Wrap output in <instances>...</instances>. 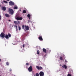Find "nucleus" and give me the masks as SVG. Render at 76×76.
<instances>
[{"mask_svg": "<svg viewBox=\"0 0 76 76\" xmlns=\"http://www.w3.org/2000/svg\"><path fill=\"white\" fill-rule=\"evenodd\" d=\"M23 18L22 17H17L16 18V19H22Z\"/></svg>", "mask_w": 76, "mask_h": 76, "instance_id": "obj_11", "label": "nucleus"}, {"mask_svg": "<svg viewBox=\"0 0 76 76\" xmlns=\"http://www.w3.org/2000/svg\"><path fill=\"white\" fill-rule=\"evenodd\" d=\"M3 2H4V3H8L7 1H4Z\"/></svg>", "mask_w": 76, "mask_h": 76, "instance_id": "obj_26", "label": "nucleus"}, {"mask_svg": "<svg viewBox=\"0 0 76 76\" xmlns=\"http://www.w3.org/2000/svg\"><path fill=\"white\" fill-rule=\"evenodd\" d=\"M26 65H27L28 66H29V64L28 63H26Z\"/></svg>", "mask_w": 76, "mask_h": 76, "instance_id": "obj_24", "label": "nucleus"}, {"mask_svg": "<svg viewBox=\"0 0 76 76\" xmlns=\"http://www.w3.org/2000/svg\"><path fill=\"white\" fill-rule=\"evenodd\" d=\"M2 10L3 11H5L6 10V8L5 7H3L2 8Z\"/></svg>", "mask_w": 76, "mask_h": 76, "instance_id": "obj_10", "label": "nucleus"}, {"mask_svg": "<svg viewBox=\"0 0 76 76\" xmlns=\"http://www.w3.org/2000/svg\"><path fill=\"white\" fill-rule=\"evenodd\" d=\"M36 68H37V69L38 70L42 69H43L42 68V67H41V66L39 67L38 66H37Z\"/></svg>", "mask_w": 76, "mask_h": 76, "instance_id": "obj_6", "label": "nucleus"}, {"mask_svg": "<svg viewBox=\"0 0 76 76\" xmlns=\"http://www.w3.org/2000/svg\"><path fill=\"white\" fill-rule=\"evenodd\" d=\"M1 6V5L0 4V7Z\"/></svg>", "mask_w": 76, "mask_h": 76, "instance_id": "obj_44", "label": "nucleus"}, {"mask_svg": "<svg viewBox=\"0 0 76 76\" xmlns=\"http://www.w3.org/2000/svg\"><path fill=\"white\" fill-rule=\"evenodd\" d=\"M28 70L29 72H31L32 71V68L31 66H30L28 68Z\"/></svg>", "mask_w": 76, "mask_h": 76, "instance_id": "obj_4", "label": "nucleus"}, {"mask_svg": "<svg viewBox=\"0 0 76 76\" xmlns=\"http://www.w3.org/2000/svg\"><path fill=\"white\" fill-rule=\"evenodd\" d=\"M18 29H17V28H16V31H18Z\"/></svg>", "mask_w": 76, "mask_h": 76, "instance_id": "obj_36", "label": "nucleus"}, {"mask_svg": "<svg viewBox=\"0 0 76 76\" xmlns=\"http://www.w3.org/2000/svg\"><path fill=\"white\" fill-rule=\"evenodd\" d=\"M9 4L10 6H13L14 4V3L12 1H10L9 2Z\"/></svg>", "mask_w": 76, "mask_h": 76, "instance_id": "obj_5", "label": "nucleus"}, {"mask_svg": "<svg viewBox=\"0 0 76 76\" xmlns=\"http://www.w3.org/2000/svg\"><path fill=\"white\" fill-rule=\"evenodd\" d=\"M62 67L63 68H64L65 69H66L67 68V66L65 65H64L62 66Z\"/></svg>", "mask_w": 76, "mask_h": 76, "instance_id": "obj_12", "label": "nucleus"}, {"mask_svg": "<svg viewBox=\"0 0 76 76\" xmlns=\"http://www.w3.org/2000/svg\"><path fill=\"white\" fill-rule=\"evenodd\" d=\"M21 51L22 52V50H21Z\"/></svg>", "mask_w": 76, "mask_h": 76, "instance_id": "obj_45", "label": "nucleus"}, {"mask_svg": "<svg viewBox=\"0 0 76 76\" xmlns=\"http://www.w3.org/2000/svg\"><path fill=\"white\" fill-rule=\"evenodd\" d=\"M22 27L23 29H24L25 31L26 32V31H28V30H29V27L28 26L23 25L22 26Z\"/></svg>", "mask_w": 76, "mask_h": 76, "instance_id": "obj_1", "label": "nucleus"}, {"mask_svg": "<svg viewBox=\"0 0 76 76\" xmlns=\"http://www.w3.org/2000/svg\"><path fill=\"white\" fill-rule=\"evenodd\" d=\"M1 15H0V19H1Z\"/></svg>", "mask_w": 76, "mask_h": 76, "instance_id": "obj_34", "label": "nucleus"}, {"mask_svg": "<svg viewBox=\"0 0 76 76\" xmlns=\"http://www.w3.org/2000/svg\"><path fill=\"white\" fill-rule=\"evenodd\" d=\"M65 63H66L67 62V60H66H66H65Z\"/></svg>", "mask_w": 76, "mask_h": 76, "instance_id": "obj_27", "label": "nucleus"}, {"mask_svg": "<svg viewBox=\"0 0 76 76\" xmlns=\"http://www.w3.org/2000/svg\"><path fill=\"white\" fill-rule=\"evenodd\" d=\"M60 65L61 66V64H60Z\"/></svg>", "mask_w": 76, "mask_h": 76, "instance_id": "obj_46", "label": "nucleus"}, {"mask_svg": "<svg viewBox=\"0 0 76 76\" xmlns=\"http://www.w3.org/2000/svg\"><path fill=\"white\" fill-rule=\"evenodd\" d=\"M18 28H19V31H20V29H21L20 27L19 26V27H18Z\"/></svg>", "mask_w": 76, "mask_h": 76, "instance_id": "obj_28", "label": "nucleus"}, {"mask_svg": "<svg viewBox=\"0 0 76 76\" xmlns=\"http://www.w3.org/2000/svg\"><path fill=\"white\" fill-rule=\"evenodd\" d=\"M34 76H36V75H34Z\"/></svg>", "mask_w": 76, "mask_h": 76, "instance_id": "obj_48", "label": "nucleus"}, {"mask_svg": "<svg viewBox=\"0 0 76 76\" xmlns=\"http://www.w3.org/2000/svg\"><path fill=\"white\" fill-rule=\"evenodd\" d=\"M18 23H20V22H19V21H18Z\"/></svg>", "mask_w": 76, "mask_h": 76, "instance_id": "obj_40", "label": "nucleus"}, {"mask_svg": "<svg viewBox=\"0 0 76 76\" xmlns=\"http://www.w3.org/2000/svg\"><path fill=\"white\" fill-rule=\"evenodd\" d=\"M1 61V59L0 58V62Z\"/></svg>", "mask_w": 76, "mask_h": 76, "instance_id": "obj_41", "label": "nucleus"}, {"mask_svg": "<svg viewBox=\"0 0 76 76\" xmlns=\"http://www.w3.org/2000/svg\"><path fill=\"white\" fill-rule=\"evenodd\" d=\"M18 8L17 7H14V9H17Z\"/></svg>", "mask_w": 76, "mask_h": 76, "instance_id": "obj_20", "label": "nucleus"}, {"mask_svg": "<svg viewBox=\"0 0 76 76\" xmlns=\"http://www.w3.org/2000/svg\"><path fill=\"white\" fill-rule=\"evenodd\" d=\"M5 16L7 18H9L10 17V15L7 14H5Z\"/></svg>", "mask_w": 76, "mask_h": 76, "instance_id": "obj_15", "label": "nucleus"}, {"mask_svg": "<svg viewBox=\"0 0 76 76\" xmlns=\"http://www.w3.org/2000/svg\"><path fill=\"white\" fill-rule=\"evenodd\" d=\"M17 20H22V19H18Z\"/></svg>", "mask_w": 76, "mask_h": 76, "instance_id": "obj_37", "label": "nucleus"}, {"mask_svg": "<svg viewBox=\"0 0 76 76\" xmlns=\"http://www.w3.org/2000/svg\"><path fill=\"white\" fill-rule=\"evenodd\" d=\"M9 22H10L11 21V20H9Z\"/></svg>", "mask_w": 76, "mask_h": 76, "instance_id": "obj_38", "label": "nucleus"}, {"mask_svg": "<svg viewBox=\"0 0 76 76\" xmlns=\"http://www.w3.org/2000/svg\"><path fill=\"white\" fill-rule=\"evenodd\" d=\"M68 76H72L70 74H68L67 75Z\"/></svg>", "mask_w": 76, "mask_h": 76, "instance_id": "obj_29", "label": "nucleus"}, {"mask_svg": "<svg viewBox=\"0 0 76 76\" xmlns=\"http://www.w3.org/2000/svg\"><path fill=\"white\" fill-rule=\"evenodd\" d=\"M28 23H32V21L30 19L28 20Z\"/></svg>", "mask_w": 76, "mask_h": 76, "instance_id": "obj_16", "label": "nucleus"}, {"mask_svg": "<svg viewBox=\"0 0 76 76\" xmlns=\"http://www.w3.org/2000/svg\"><path fill=\"white\" fill-rule=\"evenodd\" d=\"M27 16L28 17V18H29V19H30V16H31V15L30 14H28V15H27Z\"/></svg>", "mask_w": 76, "mask_h": 76, "instance_id": "obj_18", "label": "nucleus"}, {"mask_svg": "<svg viewBox=\"0 0 76 76\" xmlns=\"http://www.w3.org/2000/svg\"><path fill=\"white\" fill-rule=\"evenodd\" d=\"M13 45H17V44H16V43L14 44H13Z\"/></svg>", "mask_w": 76, "mask_h": 76, "instance_id": "obj_31", "label": "nucleus"}, {"mask_svg": "<svg viewBox=\"0 0 76 76\" xmlns=\"http://www.w3.org/2000/svg\"><path fill=\"white\" fill-rule=\"evenodd\" d=\"M15 27L16 28H17V26H15Z\"/></svg>", "mask_w": 76, "mask_h": 76, "instance_id": "obj_35", "label": "nucleus"}, {"mask_svg": "<svg viewBox=\"0 0 76 76\" xmlns=\"http://www.w3.org/2000/svg\"><path fill=\"white\" fill-rule=\"evenodd\" d=\"M8 12L11 15H13L14 13V11L12 9L9 8V9Z\"/></svg>", "mask_w": 76, "mask_h": 76, "instance_id": "obj_2", "label": "nucleus"}, {"mask_svg": "<svg viewBox=\"0 0 76 76\" xmlns=\"http://www.w3.org/2000/svg\"><path fill=\"white\" fill-rule=\"evenodd\" d=\"M8 36L9 38H10L11 37V34L10 33L8 34Z\"/></svg>", "mask_w": 76, "mask_h": 76, "instance_id": "obj_17", "label": "nucleus"}, {"mask_svg": "<svg viewBox=\"0 0 76 76\" xmlns=\"http://www.w3.org/2000/svg\"><path fill=\"white\" fill-rule=\"evenodd\" d=\"M6 65L7 66H9V62H7L6 63Z\"/></svg>", "mask_w": 76, "mask_h": 76, "instance_id": "obj_22", "label": "nucleus"}, {"mask_svg": "<svg viewBox=\"0 0 76 76\" xmlns=\"http://www.w3.org/2000/svg\"><path fill=\"white\" fill-rule=\"evenodd\" d=\"M39 40L40 41H43V39H42V36H40V37H39Z\"/></svg>", "mask_w": 76, "mask_h": 76, "instance_id": "obj_9", "label": "nucleus"}, {"mask_svg": "<svg viewBox=\"0 0 76 76\" xmlns=\"http://www.w3.org/2000/svg\"><path fill=\"white\" fill-rule=\"evenodd\" d=\"M36 76H39V74L38 73H37L36 74Z\"/></svg>", "mask_w": 76, "mask_h": 76, "instance_id": "obj_23", "label": "nucleus"}, {"mask_svg": "<svg viewBox=\"0 0 76 76\" xmlns=\"http://www.w3.org/2000/svg\"><path fill=\"white\" fill-rule=\"evenodd\" d=\"M26 12L25 10H24L23 12V13H26Z\"/></svg>", "mask_w": 76, "mask_h": 76, "instance_id": "obj_19", "label": "nucleus"}, {"mask_svg": "<svg viewBox=\"0 0 76 76\" xmlns=\"http://www.w3.org/2000/svg\"><path fill=\"white\" fill-rule=\"evenodd\" d=\"M64 58H65V56H64Z\"/></svg>", "mask_w": 76, "mask_h": 76, "instance_id": "obj_39", "label": "nucleus"}, {"mask_svg": "<svg viewBox=\"0 0 76 76\" xmlns=\"http://www.w3.org/2000/svg\"><path fill=\"white\" fill-rule=\"evenodd\" d=\"M43 51L45 53H46V50L45 48H43Z\"/></svg>", "mask_w": 76, "mask_h": 76, "instance_id": "obj_14", "label": "nucleus"}, {"mask_svg": "<svg viewBox=\"0 0 76 76\" xmlns=\"http://www.w3.org/2000/svg\"><path fill=\"white\" fill-rule=\"evenodd\" d=\"M25 45H28V42H26L25 44L23 45V48H24L25 47L24 46Z\"/></svg>", "mask_w": 76, "mask_h": 76, "instance_id": "obj_8", "label": "nucleus"}, {"mask_svg": "<svg viewBox=\"0 0 76 76\" xmlns=\"http://www.w3.org/2000/svg\"><path fill=\"white\" fill-rule=\"evenodd\" d=\"M37 54L38 55H39V50H37Z\"/></svg>", "mask_w": 76, "mask_h": 76, "instance_id": "obj_25", "label": "nucleus"}, {"mask_svg": "<svg viewBox=\"0 0 76 76\" xmlns=\"http://www.w3.org/2000/svg\"><path fill=\"white\" fill-rule=\"evenodd\" d=\"M51 52V50H49V53H50Z\"/></svg>", "mask_w": 76, "mask_h": 76, "instance_id": "obj_32", "label": "nucleus"}, {"mask_svg": "<svg viewBox=\"0 0 76 76\" xmlns=\"http://www.w3.org/2000/svg\"><path fill=\"white\" fill-rule=\"evenodd\" d=\"M60 60H61V61H62L63 60V58L62 57H60Z\"/></svg>", "mask_w": 76, "mask_h": 76, "instance_id": "obj_21", "label": "nucleus"}, {"mask_svg": "<svg viewBox=\"0 0 76 76\" xmlns=\"http://www.w3.org/2000/svg\"><path fill=\"white\" fill-rule=\"evenodd\" d=\"M39 74L40 76H44V73L42 71L40 72Z\"/></svg>", "mask_w": 76, "mask_h": 76, "instance_id": "obj_7", "label": "nucleus"}, {"mask_svg": "<svg viewBox=\"0 0 76 76\" xmlns=\"http://www.w3.org/2000/svg\"><path fill=\"white\" fill-rule=\"evenodd\" d=\"M7 1H9L10 0H7Z\"/></svg>", "mask_w": 76, "mask_h": 76, "instance_id": "obj_43", "label": "nucleus"}, {"mask_svg": "<svg viewBox=\"0 0 76 76\" xmlns=\"http://www.w3.org/2000/svg\"><path fill=\"white\" fill-rule=\"evenodd\" d=\"M4 37L6 38V39H9V37H8V35H5L4 36Z\"/></svg>", "mask_w": 76, "mask_h": 76, "instance_id": "obj_13", "label": "nucleus"}, {"mask_svg": "<svg viewBox=\"0 0 76 76\" xmlns=\"http://www.w3.org/2000/svg\"><path fill=\"white\" fill-rule=\"evenodd\" d=\"M5 36V34L4 33H1L0 34V37L2 38V39H3Z\"/></svg>", "mask_w": 76, "mask_h": 76, "instance_id": "obj_3", "label": "nucleus"}, {"mask_svg": "<svg viewBox=\"0 0 76 76\" xmlns=\"http://www.w3.org/2000/svg\"><path fill=\"white\" fill-rule=\"evenodd\" d=\"M14 75L15 76V75Z\"/></svg>", "mask_w": 76, "mask_h": 76, "instance_id": "obj_47", "label": "nucleus"}, {"mask_svg": "<svg viewBox=\"0 0 76 76\" xmlns=\"http://www.w3.org/2000/svg\"><path fill=\"white\" fill-rule=\"evenodd\" d=\"M10 71L11 72L12 71V69H10Z\"/></svg>", "mask_w": 76, "mask_h": 76, "instance_id": "obj_33", "label": "nucleus"}, {"mask_svg": "<svg viewBox=\"0 0 76 76\" xmlns=\"http://www.w3.org/2000/svg\"><path fill=\"white\" fill-rule=\"evenodd\" d=\"M14 23H15V24H17V22L16 21H14Z\"/></svg>", "mask_w": 76, "mask_h": 76, "instance_id": "obj_30", "label": "nucleus"}, {"mask_svg": "<svg viewBox=\"0 0 76 76\" xmlns=\"http://www.w3.org/2000/svg\"><path fill=\"white\" fill-rule=\"evenodd\" d=\"M34 29H35V27H34Z\"/></svg>", "mask_w": 76, "mask_h": 76, "instance_id": "obj_42", "label": "nucleus"}]
</instances>
